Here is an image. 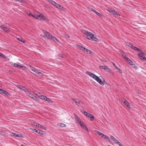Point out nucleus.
Returning a JSON list of instances; mask_svg holds the SVG:
<instances>
[{
  "mask_svg": "<svg viewBox=\"0 0 146 146\" xmlns=\"http://www.w3.org/2000/svg\"><path fill=\"white\" fill-rule=\"evenodd\" d=\"M10 134L12 135L13 136H16V135H17V134L16 133H13V132H11V133H10Z\"/></svg>",
  "mask_w": 146,
  "mask_h": 146,
  "instance_id": "obj_47",
  "label": "nucleus"
},
{
  "mask_svg": "<svg viewBox=\"0 0 146 146\" xmlns=\"http://www.w3.org/2000/svg\"><path fill=\"white\" fill-rule=\"evenodd\" d=\"M99 68H100L106 70L107 71L109 72L110 71V69L109 68L107 67L106 66H100Z\"/></svg>",
  "mask_w": 146,
  "mask_h": 146,
  "instance_id": "obj_13",
  "label": "nucleus"
},
{
  "mask_svg": "<svg viewBox=\"0 0 146 146\" xmlns=\"http://www.w3.org/2000/svg\"><path fill=\"white\" fill-rule=\"evenodd\" d=\"M124 59L126 61L127 63L131 65L132 68L136 69L137 68V67L135 64H134L131 60L127 57L125 56L124 57Z\"/></svg>",
  "mask_w": 146,
  "mask_h": 146,
  "instance_id": "obj_5",
  "label": "nucleus"
},
{
  "mask_svg": "<svg viewBox=\"0 0 146 146\" xmlns=\"http://www.w3.org/2000/svg\"><path fill=\"white\" fill-rule=\"evenodd\" d=\"M95 132H96V134L101 136V137H102V135L103 134L101 133L100 132L98 131H97L96 130H95Z\"/></svg>",
  "mask_w": 146,
  "mask_h": 146,
  "instance_id": "obj_29",
  "label": "nucleus"
},
{
  "mask_svg": "<svg viewBox=\"0 0 146 146\" xmlns=\"http://www.w3.org/2000/svg\"><path fill=\"white\" fill-rule=\"evenodd\" d=\"M82 32L83 34L86 35V38L88 39L95 41L98 40V38L97 37L96 35L92 33L84 30H82Z\"/></svg>",
  "mask_w": 146,
  "mask_h": 146,
  "instance_id": "obj_1",
  "label": "nucleus"
},
{
  "mask_svg": "<svg viewBox=\"0 0 146 146\" xmlns=\"http://www.w3.org/2000/svg\"><path fill=\"white\" fill-rule=\"evenodd\" d=\"M47 98V97L46 96H45L44 97V98H43V100H45V101H46V100Z\"/></svg>",
  "mask_w": 146,
  "mask_h": 146,
  "instance_id": "obj_49",
  "label": "nucleus"
},
{
  "mask_svg": "<svg viewBox=\"0 0 146 146\" xmlns=\"http://www.w3.org/2000/svg\"><path fill=\"white\" fill-rule=\"evenodd\" d=\"M44 33L45 34V35L46 36H48L49 37H50V35H51V34H50L48 32H47L46 31H45L44 32Z\"/></svg>",
  "mask_w": 146,
  "mask_h": 146,
  "instance_id": "obj_34",
  "label": "nucleus"
},
{
  "mask_svg": "<svg viewBox=\"0 0 146 146\" xmlns=\"http://www.w3.org/2000/svg\"><path fill=\"white\" fill-rule=\"evenodd\" d=\"M74 116L75 120L76 123L78 124H80L82 122L80 118L76 114H74Z\"/></svg>",
  "mask_w": 146,
  "mask_h": 146,
  "instance_id": "obj_12",
  "label": "nucleus"
},
{
  "mask_svg": "<svg viewBox=\"0 0 146 146\" xmlns=\"http://www.w3.org/2000/svg\"><path fill=\"white\" fill-rule=\"evenodd\" d=\"M31 70L33 72L37 74L38 76L41 77H43L44 76V75L41 72H39L37 69L31 66H30Z\"/></svg>",
  "mask_w": 146,
  "mask_h": 146,
  "instance_id": "obj_6",
  "label": "nucleus"
},
{
  "mask_svg": "<svg viewBox=\"0 0 146 146\" xmlns=\"http://www.w3.org/2000/svg\"><path fill=\"white\" fill-rule=\"evenodd\" d=\"M103 61L104 62H106V60H105V59H104L103 60Z\"/></svg>",
  "mask_w": 146,
  "mask_h": 146,
  "instance_id": "obj_52",
  "label": "nucleus"
},
{
  "mask_svg": "<svg viewBox=\"0 0 146 146\" xmlns=\"http://www.w3.org/2000/svg\"><path fill=\"white\" fill-rule=\"evenodd\" d=\"M116 15H117V16H120V15L119 14V13H117V14H116Z\"/></svg>",
  "mask_w": 146,
  "mask_h": 146,
  "instance_id": "obj_50",
  "label": "nucleus"
},
{
  "mask_svg": "<svg viewBox=\"0 0 146 146\" xmlns=\"http://www.w3.org/2000/svg\"><path fill=\"white\" fill-rule=\"evenodd\" d=\"M48 2L54 6L56 2L52 0H48Z\"/></svg>",
  "mask_w": 146,
  "mask_h": 146,
  "instance_id": "obj_31",
  "label": "nucleus"
},
{
  "mask_svg": "<svg viewBox=\"0 0 146 146\" xmlns=\"http://www.w3.org/2000/svg\"><path fill=\"white\" fill-rule=\"evenodd\" d=\"M0 55H2V54L0 52Z\"/></svg>",
  "mask_w": 146,
  "mask_h": 146,
  "instance_id": "obj_53",
  "label": "nucleus"
},
{
  "mask_svg": "<svg viewBox=\"0 0 146 146\" xmlns=\"http://www.w3.org/2000/svg\"><path fill=\"white\" fill-rule=\"evenodd\" d=\"M114 141L119 146H124L116 139Z\"/></svg>",
  "mask_w": 146,
  "mask_h": 146,
  "instance_id": "obj_22",
  "label": "nucleus"
},
{
  "mask_svg": "<svg viewBox=\"0 0 146 146\" xmlns=\"http://www.w3.org/2000/svg\"><path fill=\"white\" fill-rule=\"evenodd\" d=\"M113 66L116 69H117V70H119V71H121L120 70L119 68H118L117 66H116L115 64L114 63H113Z\"/></svg>",
  "mask_w": 146,
  "mask_h": 146,
  "instance_id": "obj_40",
  "label": "nucleus"
},
{
  "mask_svg": "<svg viewBox=\"0 0 146 146\" xmlns=\"http://www.w3.org/2000/svg\"><path fill=\"white\" fill-rule=\"evenodd\" d=\"M123 103L128 108H130V106L129 105V103L127 100H124Z\"/></svg>",
  "mask_w": 146,
  "mask_h": 146,
  "instance_id": "obj_23",
  "label": "nucleus"
},
{
  "mask_svg": "<svg viewBox=\"0 0 146 146\" xmlns=\"http://www.w3.org/2000/svg\"><path fill=\"white\" fill-rule=\"evenodd\" d=\"M44 96H45L42 95H41V97H40V98L41 99L43 100V98H44Z\"/></svg>",
  "mask_w": 146,
  "mask_h": 146,
  "instance_id": "obj_48",
  "label": "nucleus"
},
{
  "mask_svg": "<svg viewBox=\"0 0 146 146\" xmlns=\"http://www.w3.org/2000/svg\"><path fill=\"white\" fill-rule=\"evenodd\" d=\"M16 39L18 40L21 41L23 43H25V41L23 40L21 36H19V37H16Z\"/></svg>",
  "mask_w": 146,
  "mask_h": 146,
  "instance_id": "obj_20",
  "label": "nucleus"
},
{
  "mask_svg": "<svg viewBox=\"0 0 146 146\" xmlns=\"http://www.w3.org/2000/svg\"><path fill=\"white\" fill-rule=\"evenodd\" d=\"M81 126L82 128L84 130L87 131L88 132H89V131L86 125L82 122H81L79 124Z\"/></svg>",
  "mask_w": 146,
  "mask_h": 146,
  "instance_id": "obj_8",
  "label": "nucleus"
},
{
  "mask_svg": "<svg viewBox=\"0 0 146 146\" xmlns=\"http://www.w3.org/2000/svg\"><path fill=\"white\" fill-rule=\"evenodd\" d=\"M36 95L37 96H38L39 98H40V97H41V95H42L40 93H38L36 94Z\"/></svg>",
  "mask_w": 146,
  "mask_h": 146,
  "instance_id": "obj_44",
  "label": "nucleus"
},
{
  "mask_svg": "<svg viewBox=\"0 0 146 146\" xmlns=\"http://www.w3.org/2000/svg\"><path fill=\"white\" fill-rule=\"evenodd\" d=\"M82 112L84 115L87 116L88 117L90 118L91 121H93L94 119V117L92 114L90 113H87L84 110H83V111Z\"/></svg>",
  "mask_w": 146,
  "mask_h": 146,
  "instance_id": "obj_7",
  "label": "nucleus"
},
{
  "mask_svg": "<svg viewBox=\"0 0 146 146\" xmlns=\"http://www.w3.org/2000/svg\"><path fill=\"white\" fill-rule=\"evenodd\" d=\"M139 57L141 59L143 60H145V57L144 56V55H139Z\"/></svg>",
  "mask_w": 146,
  "mask_h": 146,
  "instance_id": "obj_36",
  "label": "nucleus"
},
{
  "mask_svg": "<svg viewBox=\"0 0 146 146\" xmlns=\"http://www.w3.org/2000/svg\"><path fill=\"white\" fill-rule=\"evenodd\" d=\"M30 129L33 131H35L37 133L38 130H36V129H32V128H30Z\"/></svg>",
  "mask_w": 146,
  "mask_h": 146,
  "instance_id": "obj_43",
  "label": "nucleus"
},
{
  "mask_svg": "<svg viewBox=\"0 0 146 146\" xmlns=\"http://www.w3.org/2000/svg\"><path fill=\"white\" fill-rule=\"evenodd\" d=\"M97 15H98L99 17L101 18L104 17V15L103 14L100 13L99 12L97 14Z\"/></svg>",
  "mask_w": 146,
  "mask_h": 146,
  "instance_id": "obj_33",
  "label": "nucleus"
},
{
  "mask_svg": "<svg viewBox=\"0 0 146 146\" xmlns=\"http://www.w3.org/2000/svg\"><path fill=\"white\" fill-rule=\"evenodd\" d=\"M37 127L39 128H42L44 130L46 129V127L42 126V125H41L39 123Z\"/></svg>",
  "mask_w": 146,
  "mask_h": 146,
  "instance_id": "obj_25",
  "label": "nucleus"
},
{
  "mask_svg": "<svg viewBox=\"0 0 146 146\" xmlns=\"http://www.w3.org/2000/svg\"><path fill=\"white\" fill-rule=\"evenodd\" d=\"M33 98H32L34 100H35L36 101H39V99L37 97H35V96H33Z\"/></svg>",
  "mask_w": 146,
  "mask_h": 146,
  "instance_id": "obj_38",
  "label": "nucleus"
},
{
  "mask_svg": "<svg viewBox=\"0 0 146 146\" xmlns=\"http://www.w3.org/2000/svg\"><path fill=\"white\" fill-rule=\"evenodd\" d=\"M132 48L134 49L135 51L138 52H140L141 53V54H139L138 55H144V54L142 52V51L140 49L136 47V46H133Z\"/></svg>",
  "mask_w": 146,
  "mask_h": 146,
  "instance_id": "obj_9",
  "label": "nucleus"
},
{
  "mask_svg": "<svg viewBox=\"0 0 146 146\" xmlns=\"http://www.w3.org/2000/svg\"><path fill=\"white\" fill-rule=\"evenodd\" d=\"M0 93L6 96H8L9 94L7 92L1 89H0Z\"/></svg>",
  "mask_w": 146,
  "mask_h": 146,
  "instance_id": "obj_16",
  "label": "nucleus"
},
{
  "mask_svg": "<svg viewBox=\"0 0 146 146\" xmlns=\"http://www.w3.org/2000/svg\"><path fill=\"white\" fill-rule=\"evenodd\" d=\"M126 45L131 48H132L133 46L129 42H127L126 44Z\"/></svg>",
  "mask_w": 146,
  "mask_h": 146,
  "instance_id": "obj_30",
  "label": "nucleus"
},
{
  "mask_svg": "<svg viewBox=\"0 0 146 146\" xmlns=\"http://www.w3.org/2000/svg\"><path fill=\"white\" fill-rule=\"evenodd\" d=\"M0 56H1L3 58L5 59H7V57L5 55H0Z\"/></svg>",
  "mask_w": 146,
  "mask_h": 146,
  "instance_id": "obj_45",
  "label": "nucleus"
},
{
  "mask_svg": "<svg viewBox=\"0 0 146 146\" xmlns=\"http://www.w3.org/2000/svg\"><path fill=\"white\" fill-rule=\"evenodd\" d=\"M145 61H146V57H145Z\"/></svg>",
  "mask_w": 146,
  "mask_h": 146,
  "instance_id": "obj_54",
  "label": "nucleus"
},
{
  "mask_svg": "<svg viewBox=\"0 0 146 146\" xmlns=\"http://www.w3.org/2000/svg\"><path fill=\"white\" fill-rule=\"evenodd\" d=\"M46 101H48V102H49L50 103H53L52 101V100H51L49 98H47Z\"/></svg>",
  "mask_w": 146,
  "mask_h": 146,
  "instance_id": "obj_37",
  "label": "nucleus"
},
{
  "mask_svg": "<svg viewBox=\"0 0 146 146\" xmlns=\"http://www.w3.org/2000/svg\"><path fill=\"white\" fill-rule=\"evenodd\" d=\"M31 123L33 125L38 127V124L39 123H37L35 121L32 122Z\"/></svg>",
  "mask_w": 146,
  "mask_h": 146,
  "instance_id": "obj_35",
  "label": "nucleus"
},
{
  "mask_svg": "<svg viewBox=\"0 0 146 146\" xmlns=\"http://www.w3.org/2000/svg\"><path fill=\"white\" fill-rule=\"evenodd\" d=\"M23 91H24L25 92L27 95L30 93L29 90L28 89H25V90H23Z\"/></svg>",
  "mask_w": 146,
  "mask_h": 146,
  "instance_id": "obj_32",
  "label": "nucleus"
},
{
  "mask_svg": "<svg viewBox=\"0 0 146 146\" xmlns=\"http://www.w3.org/2000/svg\"><path fill=\"white\" fill-rule=\"evenodd\" d=\"M32 17L41 21L44 20L47 22L49 21V19L47 17L38 11H36L34 14H33Z\"/></svg>",
  "mask_w": 146,
  "mask_h": 146,
  "instance_id": "obj_2",
  "label": "nucleus"
},
{
  "mask_svg": "<svg viewBox=\"0 0 146 146\" xmlns=\"http://www.w3.org/2000/svg\"><path fill=\"white\" fill-rule=\"evenodd\" d=\"M3 132L1 131H0V135L2 134Z\"/></svg>",
  "mask_w": 146,
  "mask_h": 146,
  "instance_id": "obj_51",
  "label": "nucleus"
},
{
  "mask_svg": "<svg viewBox=\"0 0 146 146\" xmlns=\"http://www.w3.org/2000/svg\"><path fill=\"white\" fill-rule=\"evenodd\" d=\"M25 13L29 16L32 17L33 13H31L30 11H27L25 12Z\"/></svg>",
  "mask_w": 146,
  "mask_h": 146,
  "instance_id": "obj_27",
  "label": "nucleus"
},
{
  "mask_svg": "<svg viewBox=\"0 0 146 146\" xmlns=\"http://www.w3.org/2000/svg\"><path fill=\"white\" fill-rule=\"evenodd\" d=\"M111 138L114 141L116 139V138H115L114 137H113V136L111 135L110 136Z\"/></svg>",
  "mask_w": 146,
  "mask_h": 146,
  "instance_id": "obj_46",
  "label": "nucleus"
},
{
  "mask_svg": "<svg viewBox=\"0 0 146 146\" xmlns=\"http://www.w3.org/2000/svg\"><path fill=\"white\" fill-rule=\"evenodd\" d=\"M102 137L104 139L106 140L110 141L109 138L108 136H107L106 135H104V134H103L102 136Z\"/></svg>",
  "mask_w": 146,
  "mask_h": 146,
  "instance_id": "obj_21",
  "label": "nucleus"
},
{
  "mask_svg": "<svg viewBox=\"0 0 146 146\" xmlns=\"http://www.w3.org/2000/svg\"><path fill=\"white\" fill-rule=\"evenodd\" d=\"M28 96L32 98H33V96H34V95H33L30 93L28 95Z\"/></svg>",
  "mask_w": 146,
  "mask_h": 146,
  "instance_id": "obj_41",
  "label": "nucleus"
},
{
  "mask_svg": "<svg viewBox=\"0 0 146 146\" xmlns=\"http://www.w3.org/2000/svg\"><path fill=\"white\" fill-rule=\"evenodd\" d=\"M108 11H109L110 14L112 15H115L117 14V13L115 11L112 10L111 9H108Z\"/></svg>",
  "mask_w": 146,
  "mask_h": 146,
  "instance_id": "obj_19",
  "label": "nucleus"
},
{
  "mask_svg": "<svg viewBox=\"0 0 146 146\" xmlns=\"http://www.w3.org/2000/svg\"><path fill=\"white\" fill-rule=\"evenodd\" d=\"M16 137H23V136L21 134H17L16 135Z\"/></svg>",
  "mask_w": 146,
  "mask_h": 146,
  "instance_id": "obj_42",
  "label": "nucleus"
},
{
  "mask_svg": "<svg viewBox=\"0 0 146 146\" xmlns=\"http://www.w3.org/2000/svg\"><path fill=\"white\" fill-rule=\"evenodd\" d=\"M16 86L19 89L23 90H25V87L20 85H17Z\"/></svg>",
  "mask_w": 146,
  "mask_h": 146,
  "instance_id": "obj_24",
  "label": "nucleus"
},
{
  "mask_svg": "<svg viewBox=\"0 0 146 146\" xmlns=\"http://www.w3.org/2000/svg\"><path fill=\"white\" fill-rule=\"evenodd\" d=\"M74 102L77 105L79 106H80L82 103L78 100L77 99H75L74 100Z\"/></svg>",
  "mask_w": 146,
  "mask_h": 146,
  "instance_id": "obj_17",
  "label": "nucleus"
},
{
  "mask_svg": "<svg viewBox=\"0 0 146 146\" xmlns=\"http://www.w3.org/2000/svg\"><path fill=\"white\" fill-rule=\"evenodd\" d=\"M13 66H14L15 67L18 68H22V69L23 70H24L26 69V68L25 67L22 66L21 65H18L16 63L14 64Z\"/></svg>",
  "mask_w": 146,
  "mask_h": 146,
  "instance_id": "obj_14",
  "label": "nucleus"
},
{
  "mask_svg": "<svg viewBox=\"0 0 146 146\" xmlns=\"http://www.w3.org/2000/svg\"><path fill=\"white\" fill-rule=\"evenodd\" d=\"M132 48L134 49L135 51L138 52H140L141 53V54H139L138 55H144V54L142 52V51L140 49L136 47V46H133Z\"/></svg>",
  "mask_w": 146,
  "mask_h": 146,
  "instance_id": "obj_10",
  "label": "nucleus"
},
{
  "mask_svg": "<svg viewBox=\"0 0 146 146\" xmlns=\"http://www.w3.org/2000/svg\"><path fill=\"white\" fill-rule=\"evenodd\" d=\"M57 125L58 126H60L61 127H66V125L65 124L62 123H59L57 124Z\"/></svg>",
  "mask_w": 146,
  "mask_h": 146,
  "instance_id": "obj_28",
  "label": "nucleus"
},
{
  "mask_svg": "<svg viewBox=\"0 0 146 146\" xmlns=\"http://www.w3.org/2000/svg\"><path fill=\"white\" fill-rule=\"evenodd\" d=\"M0 27L3 31L6 33H8L10 31L9 30L8 28H6L3 25H1L0 26Z\"/></svg>",
  "mask_w": 146,
  "mask_h": 146,
  "instance_id": "obj_15",
  "label": "nucleus"
},
{
  "mask_svg": "<svg viewBox=\"0 0 146 146\" xmlns=\"http://www.w3.org/2000/svg\"><path fill=\"white\" fill-rule=\"evenodd\" d=\"M76 47L77 49H80L84 52H86V54H93V52L92 51L79 45H77L76 46Z\"/></svg>",
  "mask_w": 146,
  "mask_h": 146,
  "instance_id": "obj_4",
  "label": "nucleus"
},
{
  "mask_svg": "<svg viewBox=\"0 0 146 146\" xmlns=\"http://www.w3.org/2000/svg\"><path fill=\"white\" fill-rule=\"evenodd\" d=\"M123 56H124V55H123ZM125 56H124H124H123V58H124V57H125ZM125 56V57H126V56Z\"/></svg>",
  "mask_w": 146,
  "mask_h": 146,
  "instance_id": "obj_55",
  "label": "nucleus"
},
{
  "mask_svg": "<svg viewBox=\"0 0 146 146\" xmlns=\"http://www.w3.org/2000/svg\"><path fill=\"white\" fill-rule=\"evenodd\" d=\"M37 133L40 134L41 136H42L44 135V131L40 130L38 131Z\"/></svg>",
  "mask_w": 146,
  "mask_h": 146,
  "instance_id": "obj_26",
  "label": "nucleus"
},
{
  "mask_svg": "<svg viewBox=\"0 0 146 146\" xmlns=\"http://www.w3.org/2000/svg\"><path fill=\"white\" fill-rule=\"evenodd\" d=\"M54 6L61 10L63 11L64 10V8L63 7L60 5L58 4L56 2L54 5Z\"/></svg>",
  "mask_w": 146,
  "mask_h": 146,
  "instance_id": "obj_11",
  "label": "nucleus"
},
{
  "mask_svg": "<svg viewBox=\"0 0 146 146\" xmlns=\"http://www.w3.org/2000/svg\"><path fill=\"white\" fill-rule=\"evenodd\" d=\"M91 11H92L94 12L96 15L97 14L98 12L97 11H96V10H94V9H91Z\"/></svg>",
  "mask_w": 146,
  "mask_h": 146,
  "instance_id": "obj_39",
  "label": "nucleus"
},
{
  "mask_svg": "<svg viewBox=\"0 0 146 146\" xmlns=\"http://www.w3.org/2000/svg\"><path fill=\"white\" fill-rule=\"evenodd\" d=\"M86 74L93 78L102 85L104 86V83L103 81H102L101 79L99 77L97 76L95 74L89 72H87Z\"/></svg>",
  "mask_w": 146,
  "mask_h": 146,
  "instance_id": "obj_3",
  "label": "nucleus"
},
{
  "mask_svg": "<svg viewBox=\"0 0 146 146\" xmlns=\"http://www.w3.org/2000/svg\"><path fill=\"white\" fill-rule=\"evenodd\" d=\"M49 38L51 39L52 40L56 42H58L59 40L58 39L56 38V37L51 35L49 37Z\"/></svg>",
  "mask_w": 146,
  "mask_h": 146,
  "instance_id": "obj_18",
  "label": "nucleus"
}]
</instances>
